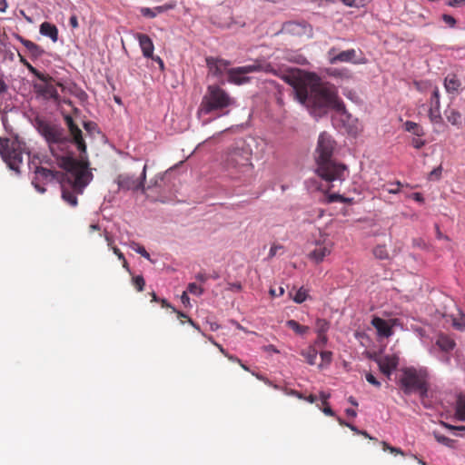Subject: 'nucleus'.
I'll return each instance as SVG.
<instances>
[{
  "label": "nucleus",
  "instance_id": "obj_1",
  "mask_svg": "<svg viewBox=\"0 0 465 465\" xmlns=\"http://www.w3.org/2000/svg\"><path fill=\"white\" fill-rule=\"evenodd\" d=\"M284 80L292 86L296 99L314 116H322L331 109L337 112L345 110L336 88L322 82L313 73L298 72L286 75Z\"/></svg>",
  "mask_w": 465,
  "mask_h": 465
},
{
  "label": "nucleus",
  "instance_id": "obj_2",
  "mask_svg": "<svg viewBox=\"0 0 465 465\" xmlns=\"http://www.w3.org/2000/svg\"><path fill=\"white\" fill-rule=\"evenodd\" d=\"M35 127L46 142L52 155L57 161V164L61 168H78L76 179L81 180L85 173L79 166L80 162L74 157V153L71 151L74 142L67 134L65 129L58 124L38 116L35 119Z\"/></svg>",
  "mask_w": 465,
  "mask_h": 465
},
{
  "label": "nucleus",
  "instance_id": "obj_3",
  "mask_svg": "<svg viewBox=\"0 0 465 465\" xmlns=\"http://www.w3.org/2000/svg\"><path fill=\"white\" fill-rule=\"evenodd\" d=\"M336 147L334 139L326 132L320 134L315 150L318 175L326 182L343 181L346 177L347 167L332 160Z\"/></svg>",
  "mask_w": 465,
  "mask_h": 465
},
{
  "label": "nucleus",
  "instance_id": "obj_4",
  "mask_svg": "<svg viewBox=\"0 0 465 465\" xmlns=\"http://www.w3.org/2000/svg\"><path fill=\"white\" fill-rule=\"evenodd\" d=\"M252 156V151L244 142L229 147L223 156V166L228 176L239 181L251 179L254 171Z\"/></svg>",
  "mask_w": 465,
  "mask_h": 465
},
{
  "label": "nucleus",
  "instance_id": "obj_5",
  "mask_svg": "<svg viewBox=\"0 0 465 465\" xmlns=\"http://www.w3.org/2000/svg\"><path fill=\"white\" fill-rule=\"evenodd\" d=\"M79 166L84 171L85 174L80 179L78 176V168H63L65 173V178L61 182L62 198L69 205L74 207L77 205V194L83 193L85 186L90 183L93 175L87 170V165L79 163Z\"/></svg>",
  "mask_w": 465,
  "mask_h": 465
},
{
  "label": "nucleus",
  "instance_id": "obj_6",
  "mask_svg": "<svg viewBox=\"0 0 465 465\" xmlns=\"http://www.w3.org/2000/svg\"><path fill=\"white\" fill-rule=\"evenodd\" d=\"M234 104V99L219 84H210L206 87L197 114H210L219 113Z\"/></svg>",
  "mask_w": 465,
  "mask_h": 465
},
{
  "label": "nucleus",
  "instance_id": "obj_7",
  "mask_svg": "<svg viewBox=\"0 0 465 465\" xmlns=\"http://www.w3.org/2000/svg\"><path fill=\"white\" fill-rule=\"evenodd\" d=\"M427 381V376L421 370H417L413 367H406L401 369V375L399 380V384L402 391L406 395L415 392L418 388Z\"/></svg>",
  "mask_w": 465,
  "mask_h": 465
},
{
  "label": "nucleus",
  "instance_id": "obj_8",
  "mask_svg": "<svg viewBox=\"0 0 465 465\" xmlns=\"http://www.w3.org/2000/svg\"><path fill=\"white\" fill-rule=\"evenodd\" d=\"M271 69V64H262L259 61H255L252 64L231 68L228 71V82L238 85L243 84L250 81L246 74L261 71L269 72Z\"/></svg>",
  "mask_w": 465,
  "mask_h": 465
},
{
  "label": "nucleus",
  "instance_id": "obj_9",
  "mask_svg": "<svg viewBox=\"0 0 465 465\" xmlns=\"http://www.w3.org/2000/svg\"><path fill=\"white\" fill-rule=\"evenodd\" d=\"M146 169L147 165L145 164L143 168V172L141 173L140 178H136L134 175L130 173L119 174L116 178V183L118 184L119 189L125 191H137L141 189L143 192H144Z\"/></svg>",
  "mask_w": 465,
  "mask_h": 465
},
{
  "label": "nucleus",
  "instance_id": "obj_10",
  "mask_svg": "<svg viewBox=\"0 0 465 465\" xmlns=\"http://www.w3.org/2000/svg\"><path fill=\"white\" fill-rule=\"evenodd\" d=\"M428 117L432 124H441L443 118L440 113V94L438 87L432 88L429 100Z\"/></svg>",
  "mask_w": 465,
  "mask_h": 465
},
{
  "label": "nucleus",
  "instance_id": "obj_11",
  "mask_svg": "<svg viewBox=\"0 0 465 465\" xmlns=\"http://www.w3.org/2000/svg\"><path fill=\"white\" fill-rule=\"evenodd\" d=\"M332 242L326 237L315 242V247L308 255L309 259L316 263L322 262L324 258L331 254L332 251Z\"/></svg>",
  "mask_w": 465,
  "mask_h": 465
},
{
  "label": "nucleus",
  "instance_id": "obj_12",
  "mask_svg": "<svg viewBox=\"0 0 465 465\" xmlns=\"http://www.w3.org/2000/svg\"><path fill=\"white\" fill-rule=\"evenodd\" d=\"M64 122L67 125L68 131L71 135V139L77 147L78 151L81 153H86V143L83 138V134L81 129L78 127V125L74 123V119L70 115H65L64 117Z\"/></svg>",
  "mask_w": 465,
  "mask_h": 465
},
{
  "label": "nucleus",
  "instance_id": "obj_13",
  "mask_svg": "<svg viewBox=\"0 0 465 465\" xmlns=\"http://www.w3.org/2000/svg\"><path fill=\"white\" fill-rule=\"evenodd\" d=\"M64 122L67 125L68 131L71 135V139L77 147L78 151L81 153H86V143L83 138V134L81 129L78 127V125L74 123V119L70 115H65L64 117Z\"/></svg>",
  "mask_w": 465,
  "mask_h": 465
},
{
  "label": "nucleus",
  "instance_id": "obj_14",
  "mask_svg": "<svg viewBox=\"0 0 465 465\" xmlns=\"http://www.w3.org/2000/svg\"><path fill=\"white\" fill-rule=\"evenodd\" d=\"M206 65L208 67L209 74L221 79L224 74H228V71L231 69V62L218 57H207L205 59Z\"/></svg>",
  "mask_w": 465,
  "mask_h": 465
},
{
  "label": "nucleus",
  "instance_id": "obj_15",
  "mask_svg": "<svg viewBox=\"0 0 465 465\" xmlns=\"http://www.w3.org/2000/svg\"><path fill=\"white\" fill-rule=\"evenodd\" d=\"M4 161L10 169L18 172L19 166L23 163V148L20 142L16 140L13 141V145L7 153H5Z\"/></svg>",
  "mask_w": 465,
  "mask_h": 465
},
{
  "label": "nucleus",
  "instance_id": "obj_16",
  "mask_svg": "<svg viewBox=\"0 0 465 465\" xmlns=\"http://www.w3.org/2000/svg\"><path fill=\"white\" fill-rule=\"evenodd\" d=\"M399 361L400 359L396 354H388L375 359L381 372L388 379H391L392 371L397 369Z\"/></svg>",
  "mask_w": 465,
  "mask_h": 465
},
{
  "label": "nucleus",
  "instance_id": "obj_17",
  "mask_svg": "<svg viewBox=\"0 0 465 465\" xmlns=\"http://www.w3.org/2000/svg\"><path fill=\"white\" fill-rule=\"evenodd\" d=\"M356 51L354 49H349L337 53V49L332 47L328 51V59L331 64H337L339 62L354 63Z\"/></svg>",
  "mask_w": 465,
  "mask_h": 465
},
{
  "label": "nucleus",
  "instance_id": "obj_18",
  "mask_svg": "<svg viewBox=\"0 0 465 465\" xmlns=\"http://www.w3.org/2000/svg\"><path fill=\"white\" fill-rule=\"evenodd\" d=\"M65 178V173L49 170L45 167H37L35 170V180H43L47 182L57 181L61 183V182Z\"/></svg>",
  "mask_w": 465,
  "mask_h": 465
},
{
  "label": "nucleus",
  "instance_id": "obj_19",
  "mask_svg": "<svg viewBox=\"0 0 465 465\" xmlns=\"http://www.w3.org/2000/svg\"><path fill=\"white\" fill-rule=\"evenodd\" d=\"M135 38L139 42L143 55L145 58L153 57L154 45L152 39L145 34L137 33Z\"/></svg>",
  "mask_w": 465,
  "mask_h": 465
},
{
  "label": "nucleus",
  "instance_id": "obj_20",
  "mask_svg": "<svg viewBox=\"0 0 465 465\" xmlns=\"http://www.w3.org/2000/svg\"><path fill=\"white\" fill-rule=\"evenodd\" d=\"M371 324L381 337L389 338L393 334L392 326L380 317H373Z\"/></svg>",
  "mask_w": 465,
  "mask_h": 465
},
{
  "label": "nucleus",
  "instance_id": "obj_21",
  "mask_svg": "<svg viewBox=\"0 0 465 465\" xmlns=\"http://www.w3.org/2000/svg\"><path fill=\"white\" fill-rule=\"evenodd\" d=\"M444 115L451 125L457 127L458 129L463 126L464 117L459 110L448 106L444 111Z\"/></svg>",
  "mask_w": 465,
  "mask_h": 465
},
{
  "label": "nucleus",
  "instance_id": "obj_22",
  "mask_svg": "<svg viewBox=\"0 0 465 465\" xmlns=\"http://www.w3.org/2000/svg\"><path fill=\"white\" fill-rule=\"evenodd\" d=\"M37 76L40 80L47 82V77H45V75L37 74ZM41 93L45 98H50L54 100H58L59 98L56 87L51 83H45V84L41 89Z\"/></svg>",
  "mask_w": 465,
  "mask_h": 465
},
{
  "label": "nucleus",
  "instance_id": "obj_23",
  "mask_svg": "<svg viewBox=\"0 0 465 465\" xmlns=\"http://www.w3.org/2000/svg\"><path fill=\"white\" fill-rule=\"evenodd\" d=\"M40 33L45 36H48L54 43L58 40V29L51 23L44 22L41 24Z\"/></svg>",
  "mask_w": 465,
  "mask_h": 465
},
{
  "label": "nucleus",
  "instance_id": "obj_24",
  "mask_svg": "<svg viewBox=\"0 0 465 465\" xmlns=\"http://www.w3.org/2000/svg\"><path fill=\"white\" fill-rule=\"evenodd\" d=\"M305 29L304 24L293 21L284 23L282 25V31L292 35H302L305 33Z\"/></svg>",
  "mask_w": 465,
  "mask_h": 465
},
{
  "label": "nucleus",
  "instance_id": "obj_25",
  "mask_svg": "<svg viewBox=\"0 0 465 465\" xmlns=\"http://www.w3.org/2000/svg\"><path fill=\"white\" fill-rule=\"evenodd\" d=\"M461 85L458 76L454 74H448L444 79V87L448 93L457 92Z\"/></svg>",
  "mask_w": 465,
  "mask_h": 465
},
{
  "label": "nucleus",
  "instance_id": "obj_26",
  "mask_svg": "<svg viewBox=\"0 0 465 465\" xmlns=\"http://www.w3.org/2000/svg\"><path fill=\"white\" fill-rule=\"evenodd\" d=\"M436 344L443 351H450L455 347V341L447 335H440Z\"/></svg>",
  "mask_w": 465,
  "mask_h": 465
},
{
  "label": "nucleus",
  "instance_id": "obj_27",
  "mask_svg": "<svg viewBox=\"0 0 465 465\" xmlns=\"http://www.w3.org/2000/svg\"><path fill=\"white\" fill-rule=\"evenodd\" d=\"M403 127L406 132L411 133L418 137H421L425 134L423 127L415 122L406 121Z\"/></svg>",
  "mask_w": 465,
  "mask_h": 465
},
{
  "label": "nucleus",
  "instance_id": "obj_28",
  "mask_svg": "<svg viewBox=\"0 0 465 465\" xmlns=\"http://www.w3.org/2000/svg\"><path fill=\"white\" fill-rule=\"evenodd\" d=\"M21 43L35 56H40L44 53L39 45L30 40L21 39Z\"/></svg>",
  "mask_w": 465,
  "mask_h": 465
},
{
  "label": "nucleus",
  "instance_id": "obj_29",
  "mask_svg": "<svg viewBox=\"0 0 465 465\" xmlns=\"http://www.w3.org/2000/svg\"><path fill=\"white\" fill-rule=\"evenodd\" d=\"M302 355L305 358L307 363L310 365H314L317 359L318 351L314 347L310 346L302 351Z\"/></svg>",
  "mask_w": 465,
  "mask_h": 465
},
{
  "label": "nucleus",
  "instance_id": "obj_30",
  "mask_svg": "<svg viewBox=\"0 0 465 465\" xmlns=\"http://www.w3.org/2000/svg\"><path fill=\"white\" fill-rule=\"evenodd\" d=\"M456 417L464 421L465 420V396H459L456 404Z\"/></svg>",
  "mask_w": 465,
  "mask_h": 465
},
{
  "label": "nucleus",
  "instance_id": "obj_31",
  "mask_svg": "<svg viewBox=\"0 0 465 465\" xmlns=\"http://www.w3.org/2000/svg\"><path fill=\"white\" fill-rule=\"evenodd\" d=\"M286 325L292 329L293 331H295L297 334L302 335L306 333L309 331L308 326L301 325L298 322L294 320H289L286 322Z\"/></svg>",
  "mask_w": 465,
  "mask_h": 465
},
{
  "label": "nucleus",
  "instance_id": "obj_32",
  "mask_svg": "<svg viewBox=\"0 0 465 465\" xmlns=\"http://www.w3.org/2000/svg\"><path fill=\"white\" fill-rule=\"evenodd\" d=\"M372 0H341L349 7L361 8L368 5Z\"/></svg>",
  "mask_w": 465,
  "mask_h": 465
},
{
  "label": "nucleus",
  "instance_id": "obj_33",
  "mask_svg": "<svg viewBox=\"0 0 465 465\" xmlns=\"http://www.w3.org/2000/svg\"><path fill=\"white\" fill-rule=\"evenodd\" d=\"M373 255L380 260H385L389 258V252L385 245H377L373 249Z\"/></svg>",
  "mask_w": 465,
  "mask_h": 465
},
{
  "label": "nucleus",
  "instance_id": "obj_34",
  "mask_svg": "<svg viewBox=\"0 0 465 465\" xmlns=\"http://www.w3.org/2000/svg\"><path fill=\"white\" fill-rule=\"evenodd\" d=\"M330 329V322L325 319H317L316 321V332L317 334H326Z\"/></svg>",
  "mask_w": 465,
  "mask_h": 465
},
{
  "label": "nucleus",
  "instance_id": "obj_35",
  "mask_svg": "<svg viewBox=\"0 0 465 465\" xmlns=\"http://www.w3.org/2000/svg\"><path fill=\"white\" fill-rule=\"evenodd\" d=\"M13 145V141L7 138H0V154L3 159L5 157V153L10 150Z\"/></svg>",
  "mask_w": 465,
  "mask_h": 465
},
{
  "label": "nucleus",
  "instance_id": "obj_36",
  "mask_svg": "<svg viewBox=\"0 0 465 465\" xmlns=\"http://www.w3.org/2000/svg\"><path fill=\"white\" fill-rule=\"evenodd\" d=\"M131 247L134 251H135L137 253H139L140 255H142L143 257H144L145 259L149 260L150 259V254L149 252L145 250V248L143 246H142L141 244L135 242H131Z\"/></svg>",
  "mask_w": 465,
  "mask_h": 465
},
{
  "label": "nucleus",
  "instance_id": "obj_37",
  "mask_svg": "<svg viewBox=\"0 0 465 465\" xmlns=\"http://www.w3.org/2000/svg\"><path fill=\"white\" fill-rule=\"evenodd\" d=\"M452 325L455 329L459 331L465 330V314L461 313L460 317L453 318Z\"/></svg>",
  "mask_w": 465,
  "mask_h": 465
},
{
  "label": "nucleus",
  "instance_id": "obj_38",
  "mask_svg": "<svg viewBox=\"0 0 465 465\" xmlns=\"http://www.w3.org/2000/svg\"><path fill=\"white\" fill-rule=\"evenodd\" d=\"M307 291L302 287L296 292L292 299L296 303H302L307 299Z\"/></svg>",
  "mask_w": 465,
  "mask_h": 465
},
{
  "label": "nucleus",
  "instance_id": "obj_39",
  "mask_svg": "<svg viewBox=\"0 0 465 465\" xmlns=\"http://www.w3.org/2000/svg\"><path fill=\"white\" fill-rule=\"evenodd\" d=\"M331 75L341 78H351V74L347 69H332L330 73Z\"/></svg>",
  "mask_w": 465,
  "mask_h": 465
},
{
  "label": "nucleus",
  "instance_id": "obj_40",
  "mask_svg": "<svg viewBox=\"0 0 465 465\" xmlns=\"http://www.w3.org/2000/svg\"><path fill=\"white\" fill-rule=\"evenodd\" d=\"M415 392H419L422 404L425 407H429V405L425 402V398L427 397L428 394L427 381L424 382V384L421 385V388H418Z\"/></svg>",
  "mask_w": 465,
  "mask_h": 465
},
{
  "label": "nucleus",
  "instance_id": "obj_41",
  "mask_svg": "<svg viewBox=\"0 0 465 465\" xmlns=\"http://www.w3.org/2000/svg\"><path fill=\"white\" fill-rule=\"evenodd\" d=\"M133 284L138 292H142L145 285V281L142 275H137L133 278Z\"/></svg>",
  "mask_w": 465,
  "mask_h": 465
},
{
  "label": "nucleus",
  "instance_id": "obj_42",
  "mask_svg": "<svg viewBox=\"0 0 465 465\" xmlns=\"http://www.w3.org/2000/svg\"><path fill=\"white\" fill-rule=\"evenodd\" d=\"M187 290L190 293L194 295H201L203 292V289L195 282L189 283Z\"/></svg>",
  "mask_w": 465,
  "mask_h": 465
},
{
  "label": "nucleus",
  "instance_id": "obj_43",
  "mask_svg": "<svg viewBox=\"0 0 465 465\" xmlns=\"http://www.w3.org/2000/svg\"><path fill=\"white\" fill-rule=\"evenodd\" d=\"M365 379L366 381L371 383V385H373L374 387L376 388H381V382L374 377V375L371 372H367L365 374Z\"/></svg>",
  "mask_w": 465,
  "mask_h": 465
},
{
  "label": "nucleus",
  "instance_id": "obj_44",
  "mask_svg": "<svg viewBox=\"0 0 465 465\" xmlns=\"http://www.w3.org/2000/svg\"><path fill=\"white\" fill-rule=\"evenodd\" d=\"M442 167L441 165L434 168L429 174L430 180H439L441 176Z\"/></svg>",
  "mask_w": 465,
  "mask_h": 465
},
{
  "label": "nucleus",
  "instance_id": "obj_45",
  "mask_svg": "<svg viewBox=\"0 0 465 465\" xmlns=\"http://www.w3.org/2000/svg\"><path fill=\"white\" fill-rule=\"evenodd\" d=\"M411 143L414 148L420 149L426 144V141L417 136V138L411 139Z\"/></svg>",
  "mask_w": 465,
  "mask_h": 465
},
{
  "label": "nucleus",
  "instance_id": "obj_46",
  "mask_svg": "<svg viewBox=\"0 0 465 465\" xmlns=\"http://www.w3.org/2000/svg\"><path fill=\"white\" fill-rule=\"evenodd\" d=\"M173 311L174 312L177 313V316L178 318H185L187 319V322L192 325L193 326L194 328H196L197 330H199V326L191 319L189 318L185 313L182 312H177L174 308H173Z\"/></svg>",
  "mask_w": 465,
  "mask_h": 465
},
{
  "label": "nucleus",
  "instance_id": "obj_47",
  "mask_svg": "<svg viewBox=\"0 0 465 465\" xmlns=\"http://www.w3.org/2000/svg\"><path fill=\"white\" fill-rule=\"evenodd\" d=\"M442 20L450 27H454L456 25V19L450 15H442Z\"/></svg>",
  "mask_w": 465,
  "mask_h": 465
},
{
  "label": "nucleus",
  "instance_id": "obj_48",
  "mask_svg": "<svg viewBox=\"0 0 465 465\" xmlns=\"http://www.w3.org/2000/svg\"><path fill=\"white\" fill-rule=\"evenodd\" d=\"M141 14L143 16L150 17V18H153V17L156 16V12L154 11V9H151V8H148V7L142 8L141 9Z\"/></svg>",
  "mask_w": 465,
  "mask_h": 465
},
{
  "label": "nucleus",
  "instance_id": "obj_49",
  "mask_svg": "<svg viewBox=\"0 0 465 465\" xmlns=\"http://www.w3.org/2000/svg\"><path fill=\"white\" fill-rule=\"evenodd\" d=\"M327 341H328V339H327L326 334L321 333V334H317V340H316L315 343L318 346L322 347L327 343Z\"/></svg>",
  "mask_w": 465,
  "mask_h": 465
},
{
  "label": "nucleus",
  "instance_id": "obj_50",
  "mask_svg": "<svg viewBox=\"0 0 465 465\" xmlns=\"http://www.w3.org/2000/svg\"><path fill=\"white\" fill-rule=\"evenodd\" d=\"M434 436L438 442L442 443L444 445H449L450 442L451 441L450 439H449L448 437H446L444 435H440V434L435 433Z\"/></svg>",
  "mask_w": 465,
  "mask_h": 465
},
{
  "label": "nucleus",
  "instance_id": "obj_51",
  "mask_svg": "<svg viewBox=\"0 0 465 465\" xmlns=\"http://www.w3.org/2000/svg\"><path fill=\"white\" fill-rule=\"evenodd\" d=\"M284 391H285V393L287 395L294 396V397H297L298 399H301V400L303 399V394L299 392L298 391H295V390H292V389H285Z\"/></svg>",
  "mask_w": 465,
  "mask_h": 465
},
{
  "label": "nucleus",
  "instance_id": "obj_52",
  "mask_svg": "<svg viewBox=\"0 0 465 465\" xmlns=\"http://www.w3.org/2000/svg\"><path fill=\"white\" fill-rule=\"evenodd\" d=\"M283 247L280 244H273L272 245L270 252H269V258L274 257L279 250H282Z\"/></svg>",
  "mask_w": 465,
  "mask_h": 465
},
{
  "label": "nucleus",
  "instance_id": "obj_53",
  "mask_svg": "<svg viewBox=\"0 0 465 465\" xmlns=\"http://www.w3.org/2000/svg\"><path fill=\"white\" fill-rule=\"evenodd\" d=\"M173 7V5H164L156 6L153 9L156 12V15H157L158 14L163 13L169 9H172Z\"/></svg>",
  "mask_w": 465,
  "mask_h": 465
},
{
  "label": "nucleus",
  "instance_id": "obj_54",
  "mask_svg": "<svg viewBox=\"0 0 465 465\" xmlns=\"http://www.w3.org/2000/svg\"><path fill=\"white\" fill-rule=\"evenodd\" d=\"M252 374L253 376H255L258 380L263 381L264 383H266L268 385H272V382L266 377H264L263 375H262L260 373H255L254 371H252Z\"/></svg>",
  "mask_w": 465,
  "mask_h": 465
},
{
  "label": "nucleus",
  "instance_id": "obj_55",
  "mask_svg": "<svg viewBox=\"0 0 465 465\" xmlns=\"http://www.w3.org/2000/svg\"><path fill=\"white\" fill-rule=\"evenodd\" d=\"M322 412L327 415V416H335V413L334 411H332V409L329 406V404H326L324 405L323 409H322Z\"/></svg>",
  "mask_w": 465,
  "mask_h": 465
},
{
  "label": "nucleus",
  "instance_id": "obj_56",
  "mask_svg": "<svg viewBox=\"0 0 465 465\" xmlns=\"http://www.w3.org/2000/svg\"><path fill=\"white\" fill-rule=\"evenodd\" d=\"M112 250L114 252V253L118 257L119 260H122V261H124V253L120 251V249H118L117 247L115 246H113L112 247Z\"/></svg>",
  "mask_w": 465,
  "mask_h": 465
},
{
  "label": "nucleus",
  "instance_id": "obj_57",
  "mask_svg": "<svg viewBox=\"0 0 465 465\" xmlns=\"http://www.w3.org/2000/svg\"><path fill=\"white\" fill-rule=\"evenodd\" d=\"M69 24L72 26V28H77L78 27V19L76 15H72L69 19Z\"/></svg>",
  "mask_w": 465,
  "mask_h": 465
},
{
  "label": "nucleus",
  "instance_id": "obj_58",
  "mask_svg": "<svg viewBox=\"0 0 465 465\" xmlns=\"http://www.w3.org/2000/svg\"><path fill=\"white\" fill-rule=\"evenodd\" d=\"M321 357H322V361H331V351H322L321 352Z\"/></svg>",
  "mask_w": 465,
  "mask_h": 465
},
{
  "label": "nucleus",
  "instance_id": "obj_59",
  "mask_svg": "<svg viewBox=\"0 0 465 465\" xmlns=\"http://www.w3.org/2000/svg\"><path fill=\"white\" fill-rule=\"evenodd\" d=\"M84 126L86 131L92 132L95 128L96 124L93 122H85Z\"/></svg>",
  "mask_w": 465,
  "mask_h": 465
},
{
  "label": "nucleus",
  "instance_id": "obj_60",
  "mask_svg": "<svg viewBox=\"0 0 465 465\" xmlns=\"http://www.w3.org/2000/svg\"><path fill=\"white\" fill-rule=\"evenodd\" d=\"M411 197L416 202H419V203H423L424 202V198H423V196H422V194L420 193H412Z\"/></svg>",
  "mask_w": 465,
  "mask_h": 465
},
{
  "label": "nucleus",
  "instance_id": "obj_61",
  "mask_svg": "<svg viewBox=\"0 0 465 465\" xmlns=\"http://www.w3.org/2000/svg\"><path fill=\"white\" fill-rule=\"evenodd\" d=\"M181 301L184 305H188L190 302V298L186 292H184L181 296Z\"/></svg>",
  "mask_w": 465,
  "mask_h": 465
},
{
  "label": "nucleus",
  "instance_id": "obj_62",
  "mask_svg": "<svg viewBox=\"0 0 465 465\" xmlns=\"http://www.w3.org/2000/svg\"><path fill=\"white\" fill-rule=\"evenodd\" d=\"M401 183H400V182H398V183H396V187L389 188V189H388V192H389L390 193H398L400 192V187H401Z\"/></svg>",
  "mask_w": 465,
  "mask_h": 465
},
{
  "label": "nucleus",
  "instance_id": "obj_63",
  "mask_svg": "<svg viewBox=\"0 0 465 465\" xmlns=\"http://www.w3.org/2000/svg\"><path fill=\"white\" fill-rule=\"evenodd\" d=\"M150 58L153 59V61H155L157 63V64H159L161 69H163L164 64H163V61L161 59V57L153 55V57H150Z\"/></svg>",
  "mask_w": 465,
  "mask_h": 465
},
{
  "label": "nucleus",
  "instance_id": "obj_64",
  "mask_svg": "<svg viewBox=\"0 0 465 465\" xmlns=\"http://www.w3.org/2000/svg\"><path fill=\"white\" fill-rule=\"evenodd\" d=\"M302 400H305V401H307L310 403H314L316 401V400H317V397L315 395H313V394H310L307 397L303 396Z\"/></svg>",
  "mask_w": 465,
  "mask_h": 465
}]
</instances>
